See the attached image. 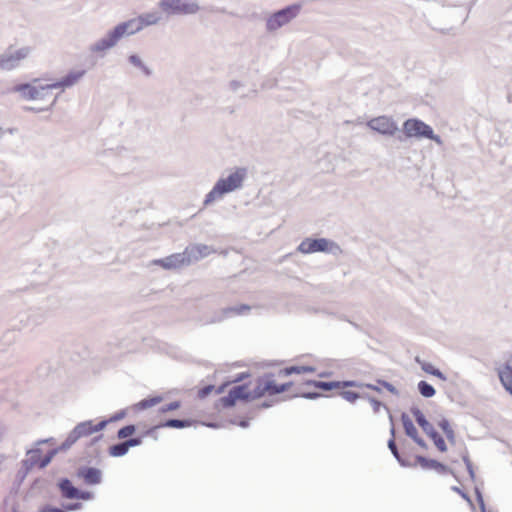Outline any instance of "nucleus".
Returning a JSON list of instances; mask_svg holds the SVG:
<instances>
[{"mask_svg": "<svg viewBox=\"0 0 512 512\" xmlns=\"http://www.w3.org/2000/svg\"><path fill=\"white\" fill-rule=\"evenodd\" d=\"M246 178L247 169L245 167H236L227 176H221L206 194L203 205L210 206L215 201L222 200L226 194L242 189Z\"/></svg>", "mask_w": 512, "mask_h": 512, "instance_id": "f257e3e1", "label": "nucleus"}, {"mask_svg": "<svg viewBox=\"0 0 512 512\" xmlns=\"http://www.w3.org/2000/svg\"><path fill=\"white\" fill-rule=\"evenodd\" d=\"M264 387V379H259L253 390H248L246 384L234 386L226 396L220 398V402L224 408H231L238 400L252 401L261 398L267 392Z\"/></svg>", "mask_w": 512, "mask_h": 512, "instance_id": "f03ea898", "label": "nucleus"}, {"mask_svg": "<svg viewBox=\"0 0 512 512\" xmlns=\"http://www.w3.org/2000/svg\"><path fill=\"white\" fill-rule=\"evenodd\" d=\"M124 37H128L127 30H125L122 23H119L113 29L109 30L104 37L92 43L88 50L89 52L98 54L102 57L108 50L115 47Z\"/></svg>", "mask_w": 512, "mask_h": 512, "instance_id": "7ed1b4c3", "label": "nucleus"}, {"mask_svg": "<svg viewBox=\"0 0 512 512\" xmlns=\"http://www.w3.org/2000/svg\"><path fill=\"white\" fill-rule=\"evenodd\" d=\"M403 132L409 138H427L438 145L443 144L441 137L434 134L431 126L416 118L408 119L403 123Z\"/></svg>", "mask_w": 512, "mask_h": 512, "instance_id": "20e7f679", "label": "nucleus"}, {"mask_svg": "<svg viewBox=\"0 0 512 512\" xmlns=\"http://www.w3.org/2000/svg\"><path fill=\"white\" fill-rule=\"evenodd\" d=\"M297 250L303 254L328 252L333 255H338L341 253L340 246L326 238H306L299 244Z\"/></svg>", "mask_w": 512, "mask_h": 512, "instance_id": "39448f33", "label": "nucleus"}, {"mask_svg": "<svg viewBox=\"0 0 512 512\" xmlns=\"http://www.w3.org/2000/svg\"><path fill=\"white\" fill-rule=\"evenodd\" d=\"M159 7L167 15H193L200 10L196 0H160Z\"/></svg>", "mask_w": 512, "mask_h": 512, "instance_id": "423d86ee", "label": "nucleus"}, {"mask_svg": "<svg viewBox=\"0 0 512 512\" xmlns=\"http://www.w3.org/2000/svg\"><path fill=\"white\" fill-rule=\"evenodd\" d=\"M162 20V12L150 11L139 15L137 18L121 22L128 36L134 35L141 31L144 27L158 24Z\"/></svg>", "mask_w": 512, "mask_h": 512, "instance_id": "0eeeda50", "label": "nucleus"}, {"mask_svg": "<svg viewBox=\"0 0 512 512\" xmlns=\"http://www.w3.org/2000/svg\"><path fill=\"white\" fill-rule=\"evenodd\" d=\"M300 9V4H292L281 10H278L268 17L266 21L267 30L269 32H274L282 26L286 25L299 14Z\"/></svg>", "mask_w": 512, "mask_h": 512, "instance_id": "6e6552de", "label": "nucleus"}, {"mask_svg": "<svg viewBox=\"0 0 512 512\" xmlns=\"http://www.w3.org/2000/svg\"><path fill=\"white\" fill-rule=\"evenodd\" d=\"M410 412L414 416L417 424L433 440L437 449L441 452H446L447 445L443 437L435 430L433 425L426 419L421 410L418 407L413 406L410 408Z\"/></svg>", "mask_w": 512, "mask_h": 512, "instance_id": "1a4fd4ad", "label": "nucleus"}, {"mask_svg": "<svg viewBox=\"0 0 512 512\" xmlns=\"http://www.w3.org/2000/svg\"><path fill=\"white\" fill-rule=\"evenodd\" d=\"M31 53L30 47H21L19 49H8L0 56V69L11 71L19 67L20 62L26 59Z\"/></svg>", "mask_w": 512, "mask_h": 512, "instance_id": "9d476101", "label": "nucleus"}, {"mask_svg": "<svg viewBox=\"0 0 512 512\" xmlns=\"http://www.w3.org/2000/svg\"><path fill=\"white\" fill-rule=\"evenodd\" d=\"M250 310H251V307L246 304H240V305H236V306L222 308L219 311H216L212 316L206 318L202 324L209 325V324L221 323L228 318L238 316V315H245Z\"/></svg>", "mask_w": 512, "mask_h": 512, "instance_id": "9b49d317", "label": "nucleus"}, {"mask_svg": "<svg viewBox=\"0 0 512 512\" xmlns=\"http://www.w3.org/2000/svg\"><path fill=\"white\" fill-rule=\"evenodd\" d=\"M50 89L54 88L49 87V84L34 86L29 83H23L11 88L10 92H19L21 96L26 100H42L45 99Z\"/></svg>", "mask_w": 512, "mask_h": 512, "instance_id": "f8f14e48", "label": "nucleus"}, {"mask_svg": "<svg viewBox=\"0 0 512 512\" xmlns=\"http://www.w3.org/2000/svg\"><path fill=\"white\" fill-rule=\"evenodd\" d=\"M367 126L385 136H394L399 131L397 123L388 116L372 118L367 122Z\"/></svg>", "mask_w": 512, "mask_h": 512, "instance_id": "ddd939ff", "label": "nucleus"}, {"mask_svg": "<svg viewBox=\"0 0 512 512\" xmlns=\"http://www.w3.org/2000/svg\"><path fill=\"white\" fill-rule=\"evenodd\" d=\"M94 433L93 422L91 420L78 423L73 430L68 434L64 441V447L70 448L82 437L90 436Z\"/></svg>", "mask_w": 512, "mask_h": 512, "instance_id": "4468645a", "label": "nucleus"}, {"mask_svg": "<svg viewBox=\"0 0 512 512\" xmlns=\"http://www.w3.org/2000/svg\"><path fill=\"white\" fill-rule=\"evenodd\" d=\"M153 264L159 265L166 270H171L189 265V259L184 250L182 253H175L163 259H156L153 261Z\"/></svg>", "mask_w": 512, "mask_h": 512, "instance_id": "2eb2a0df", "label": "nucleus"}, {"mask_svg": "<svg viewBox=\"0 0 512 512\" xmlns=\"http://www.w3.org/2000/svg\"><path fill=\"white\" fill-rule=\"evenodd\" d=\"M86 74V70H71L60 80L55 81L49 84V87H53L54 89H62L70 88L77 84Z\"/></svg>", "mask_w": 512, "mask_h": 512, "instance_id": "dca6fc26", "label": "nucleus"}, {"mask_svg": "<svg viewBox=\"0 0 512 512\" xmlns=\"http://www.w3.org/2000/svg\"><path fill=\"white\" fill-rule=\"evenodd\" d=\"M77 476L87 485H97L102 481V471L95 467L80 466L77 469Z\"/></svg>", "mask_w": 512, "mask_h": 512, "instance_id": "f3484780", "label": "nucleus"}, {"mask_svg": "<svg viewBox=\"0 0 512 512\" xmlns=\"http://www.w3.org/2000/svg\"><path fill=\"white\" fill-rule=\"evenodd\" d=\"M212 248L204 244H194L185 249L189 264L199 261L212 253Z\"/></svg>", "mask_w": 512, "mask_h": 512, "instance_id": "a211bd4d", "label": "nucleus"}, {"mask_svg": "<svg viewBox=\"0 0 512 512\" xmlns=\"http://www.w3.org/2000/svg\"><path fill=\"white\" fill-rule=\"evenodd\" d=\"M127 62L130 66L135 68L138 72H140L145 77H151L153 75V70L149 67L143 58L137 53H131L127 56Z\"/></svg>", "mask_w": 512, "mask_h": 512, "instance_id": "6ab92c4d", "label": "nucleus"}, {"mask_svg": "<svg viewBox=\"0 0 512 512\" xmlns=\"http://www.w3.org/2000/svg\"><path fill=\"white\" fill-rule=\"evenodd\" d=\"M416 461L423 469H426V470L433 469L439 473H444L447 470V467L444 464L440 463L439 461H437L435 459H430L425 456H421V455L416 456Z\"/></svg>", "mask_w": 512, "mask_h": 512, "instance_id": "aec40b11", "label": "nucleus"}, {"mask_svg": "<svg viewBox=\"0 0 512 512\" xmlns=\"http://www.w3.org/2000/svg\"><path fill=\"white\" fill-rule=\"evenodd\" d=\"M499 378L505 389L512 395V358L507 360L504 368L499 371Z\"/></svg>", "mask_w": 512, "mask_h": 512, "instance_id": "412c9836", "label": "nucleus"}, {"mask_svg": "<svg viewBox=\"0 0 512 512\" xmlns=\"http://www.w3.org/2000/svg\"><path fill=\"white\" fill-rule=\"evenodd\" d=\"M58 487L62 495L67 499H75L78 497L79 489L76 488L68 478L59 481Z\"/></svg>", "mask_w": 512, "mask_h": 512, "instance_id": "4be33fe9", "label": "nucleus"}, {"mask_svg": "<svg viewBox=\"0 0 512 512\" xmlns=\"http://www.w3.org/2000/svg\"><path fill=\"white\" fill-rule=\"evenodd\" d=\"M192 425V421L189 419H167L165 422L155 426L153 429L157 428H175V429H183L190 427Z\"/></svg>", "mask_w": 512, "mask_h": 512, "instance_id": "5701e85b", "label": "nucleus"}, {"mask_svg": "<svg viewBox=\"0 0 512 512\" xmlns=\"http://www.w3.org/2000/svg\"><path fill=\"white\" fill-rule=\"evenodd\" d=\"M41 454L42 451L38 447L28 449L26 451L27 458L23 460L25 465L31 466L32 468L37 465L40 468V462L42 460Z\"/></svg>", "mask_w": 512, "mask_h": 512, "instance_id": "b1692460", "label": "nucleus"}, {"mask_svg": "<svg viewBox=\"0 0 512 512\" xmlns=\"http://www.w3.org/2000/svg\"><path fill=\"white\" fill-rule=\"evenodd\" d=\"M401 421L403 424V428L405 430V433L408 437H410L412 440L416 438L418 435V431L416 427L414 426L412 420L406 413H402L401 415Z\"/></svg>", "mask_w": 512, "mask_h": 512, "instance_id": "393cba45", "label": "nucleus"}, {"mask_svg": "<svg viewBox=\"0 0 512 512\" xmlns=\"http://www.w3.org/2000/svg\"><path fill=\"white\" fill-rule=\"evenodd\" d=\"M68 449V447H64V442L60 446L51 449L43 458H41L42 460L40 462V469L48 466L58 453L67 451Z\"/></svg>", "mask_w": 512, "mask_h": 512, "instance_id": "a878e982", "label": "nucleus"}, {"mask_svg": "<svg viewBox=\"0 0 512 512\" xmlns=\"http://www.w3.org/2000/svg\"><path fill=\"white\" fill-rule=\"evenodd\" d=\"M129 451L126 441H121L119 443L113 444L109 447V455L112 457H122L125 456Z\"/></svg>", "mask_w": 512, "mask_h": 512, "instance_id": "bb28decb", "label": "nucleus"}, {"mask_svg": "<svg viewBox=\"0 0 512 512\" xmlns=\"http://www.w3.org/2000/svg\"><path fill=\"white\" fill-rule=\"evenodd\" d=\"M308 384H311L323 391H331L333 389L341 388L340 381H310Z\"/></svg>", "mask_w": 512, "mask_h": 512, "instance_id": "cd10ccee", "label": "nucleus"}, {"mask_svg": "<svg viewBox=\"0 0 512 512\" xmlns=\"http://www.w3.org/2000/svg\"><path fill=\"white\" fill-rule=\"evenodd\" d=\"M419 393L425 398H431L435 395V388L428 382L421 380L417 385Z\"/></svg>", "mask_w": 512, "mask_h": 512, "instance_id": "c85d7f7f", "label": "nucleus"}, {"mask_svg": "<svg viewBox=\"0 0 512 512\" xmlns=\"http://www.w3.org/2000/svg\"><path fill=\"white\" fill-rule=\"evenodd\" d=\"M306 372H314V368L310 366H290L281 370L280 374H283L284 376H289L294 373L301 374Z\"/></svg>", "mask_w": 512, "mask_h": 512, "instance_id": "c756f323", "label": "nucleus"}, {"mask_svg": "<svg viewBox=\"0 0 512 512\" xmlns=\"http://www.w3.org/2000/svg\"><path fill=\"white\" fill-rule=\"evenodd\" d=\"M437 424H438V427L444 432L447 439L451 442H454L455 433H454L453 429L451 428L450 422L448 421V419L442 418L441 420L438 421Z\"/></svg>", "mask_w": 512, "mask_h": 512, "instance_id": "7c9ffc66", "label": "nucleus"}, {"mask_svg": "<svg viewBox=\"0 0 512 512\" xmlns=\"http://www.w3.org/2000/svg\"><path fill=\"white\" fill-rule=\"evenodd\" d=\"M161 401H162L161 396H154V397L146 398V399H143L140 402H138L136 404V408L139 410H145L147 408H150V407H153V406L159 404Z\"/></svg>", "mask_w": 512, "mask_h": 512, "instance_id": "2f4dec72", "label": "nucleus"}, {"mask_svg": "<svg viewBox=\"0 0 512 512\" xmlns=\"http://www.w3.org/2000/svg\"><path fill=\"white\" fill-rule=\"evenodd\" d=\"M43 321H44V315L36 310H31L27 314V324H26L27 326L28 325L37 326V325L42 324Z\"/></svg>", "mask_w": 512, "mask_h": 512, "instance_id": "473e14b6", "label": "nucleus"}, {"mask_svg": "<svg viewBox=\"0 0 512 512\" xmlns=\"http://www.w3.org/2000/svg\"><path fill=\"white\" fill-rule=\"evenodd\" d=\"M136 432V426L134 424H129L121 427L117 431V438L121 440H126L128 437L132 436Z\"/></svg>", "mask_w": 512, "mask_h": 512, "instance_id": "72a5a7b5", "label": "nucleus"}, {"mask_svg": "<svg viewBox=\"0 0 512 512\" xmlns=\"http://www.w3.org/2000/svg\"><path fill=\"white\" fill-rule=\"evenodd\" d=\"M388 448L389 450L391 451V453L393 454V456L396 458V460L399 462V464L403 467H406L408 466V463H406L400 456L399 454V451H398V448H397V445H396V442H395V439L391 438L389 441H388Z\"/></svg>", "mask_w": 512, "mask_h": 512, "instance_id": "f704fd0d", "label": "nucleus"}, {"mask_svg": "<svg viewBox=\"0 0 512 512\" xmlns=\"http://www.w3.org/2000/svg\"><path fill=\"white\" fill-rule=\"evenodd\" d=\"M339 395L350 403L355 402L357 399L361 397L359 393L350 390H344L340 392Z\"/></svg>", "mask_w": 512, "mask_h": 512, "instance_id": "c9c22d12", "label": "nucleus"}, {"mask_svg": "<svg viewBox=\"0 0 512 512\" xmlns=\"http://www.w3.org/2000/svg\"><path fill=\"white\" fill-rule=\"evenodd\" d=\"M264 384V389L267 391L266 393L270 395L278 394V392H276V390L278 389V384L274 380L264 379Z\"/></svg>", "mask_w": 512, "mask_h": 512, "instance_id": "e433bc0d", "label": "nucleus"}, {"mask_svg": "<svg viewBox=\"0 0 512 512\" xmlns=\"http://www.w3.org/2000/svg\"><path fill=\"white\" fill-rule=\"evenodd\" d=\"M416 362L421 366V369L430 374L433 375V373L437 370L436 367H434L431 363L420 360L419 357H416Z\"/></svg>", "mask_w": 512, "mask_h": 512, "instance_id": "4c0bfd02", "label": "nucleus"}, {"mask_svg": "<svg viewBox=\"0 0 512 512\" xmlns=\"http://www.w3.org/2000/svg\"><path fill=\"white\" fill-rule=\"evenodd\" d=\"M32 467L31 466H27L25 465V462L22 460L21 462V468L18 470L17 472V475H16V478L19 480V481H23L26 476L29 474V472L31 471Z\"/></svg>", "mask_w": 512, "mask_h": 512, "instance_id": "58836bf2", "label": "nucleus"}, {"mask_svg": "<svg viewBox=\"0 0 512 512\" xmlns=\"http://www.w3.org/2000/svg\"><path fill=\"white\" fill-rule=\"evenodd\" d=\"M367 399L371 403L374 413H378L381 407L385 408L387 412L390 413L388 407L379 400H377L376 398L367 396Z\"/></svg>", "mask_w": 512, "mask_h": 512, "instance_id": "ea45409f", "label": "nucleus"}, {"mask_svg": "<svg viewBox=\"0 0 512 512\" xmlns=\"http://www.w3.org/2000/svg\"><path fill=\"white\" fill-rule=\"evenodd\" d=\"M179 407H180V402L179 401H173V402H170V403L166 404L165 406H162L160 408V412L161 413H166V412L174 411V410H177Z\"/></svg>", "mask_w": 512, "mask_h": 512, "instance_id": "a19ab883", "label": "nucleus"}, {"mask_svg": "<svg viewBox=\"0 0 512 512\" xmlns=\"http://www.w3.org/2000/svg\"><path fill=\"white\" fill-rule=\"evenodd\" d=\"M377 383L379 385H381L382 387H384L385 389H387L390 393H392L394 395H399L398 389L391 383H389L385 380H378Z\"/></svg>", "mask_w": 512, "mask_h": 512, "instance_id": "79ce46f5", "label": "nucleus"}, {"mask_svg": "<svg viewBox=\"0 0 512 512\" xmlns=\"http://www.w3.org/2000/svg\"><path fill=\"white\" fill-rule=\"evenodd\" d=\"M128 448L137 447L142 444V437H132L125 440Z\"/></svg>", "mask_w": 512, "mask_h": 512, "instance_id": "37998d69", "label": "nucleus"}, {"mask_svg": "<svg viewBox=\"0 0 512 512\" xmlns=\"http://www.w3.org/2000/svg\"><path fill=\"white\" fill-rule=\"evenodd\" d=\"M214 388H215L214 385H206V386H204L198 392L199 397L200 398L207 397L214 390Z\"/></svg>", "mask_w": 512, "mask_h": 512, "instance_id": "c03bdc74", "label": "nucleus"}, {"mask_svg": "<svg viewBox=\"0 0 512 512\" xmlns=\"http://www.w3.org/2000/svg\"><path fill=\"white\" fill-rule=\"evenodd\" d=\"M340 384H341V388H346V387H364L363 383H360V382H357V381H353V380L340 381Z\"/></svg>", "mask_w": 512, "mask_h": 512, "instance_id": "a18cd8bd", "label": "nucleus"}, {"mask_svg": "<svg viewBox=\"0 0 512 512\" xmlns=\"http://www.w3.org/2000/svg\"><path fill=\"white\" fill-rule=\"evenodd\" d=\"M126 416L125 410H120L119 412L112 415L109 419L110 423L117 422L119 420H122Z\"/></svg>", "mask_w": 512, "mask_h": 512, "instance_id": "49530a36", "label": "nucleus"}, {"mask_svg": "<svg viewBox=\"0 0 512 512\" xmlns=\"http://www.w3.org/2000/svg\"><path fill=\"white\" fill-rule=\"evenodd\" d=\"M110 423L109 419H104V420H101L98 424L94 425L93 424V430H94V433L95 432H98V431H101L103 429L106 428V426Z\"/></svg>", "mask_w": 512, "mask_h": 512, "instance_id": "de8ad7c7", "label": "nucleus"}, {"mask_svg": "<svg viewBox=\"0 0 512 512\" xmlns=\"http://www.w3.org/2000/svg\"><path fill=\"white\" fill-rule=\"evenodd\" d=\"M243 86H244V84L238 80H232L229 83L230 90L233 92H238V90Z\"/></svg>", "mask_w": 512, "mask_h": 512, "instance_id": "09e8293b", "label": "nucleus"}, {"mask_svg": "<svg viewBox=\"0 0 512 512\" xmlns=\"http://www.w3.org/2000/svg\"><path fill=\"white\" fill-rule=\"evenodd\" d=\"M320 396H321V394L318 392H305V393L301 394V397H303L305 399H316Z\"/></svg>", "mask_w": 512, "mask_h": 512, "instance_id": "8fccbe9b", "label": "nucleus"}, {"mask_svg": "<svg viewBox=\"0 0 512 512\" xmlns=\"http://www.w3.org/2000/svg\"><path fill=\"white\" fill-rule=\"evenodd\" d=\"M463 460H464V462L466 464V467H467V470L469 472L470 477L474 478V470H473V467H472V463L470 462L468 457H464Z\"/></svg>", "mask_w": 512, "mask_h": 512, "instance_id": "3c124183", "label": "nucleus"}, {"mask_svg": "<svg viewBox=\"0 0 512 512\" xmlns=\"http://www.w3.org/2000/svg\"><path fill=\"white\" fill-rule=\"evenodd\" d=\"M91 497H92V493L91 492L79 490L78 497L76 499L77 500L78 499L88 500Z\"/></svg>", "mask_w": 512, "mask_h": 512, "instance_id": "603ef678", "label": "nucleus"}, {"mask_svg": "<svg viewBox=\"0 0 512 512\" xmlns=\"http://www.w3.org/2000/svg\"><path fill=\"white\" fill-rule=\"evenodd\" d=\"M291 385H292L291 382L283 383L280 385L278 384V389L276 390V392H278V394L283 393V392L287 391Z\"/></svg>", "mask_w": 512, "mask_h": 512, "instance_id": "864d4df0", "label": "nucleus"}, {"mask_svg": "<svg viewBox=\"0 0 512 512\" xmlns=\"http://www.w3.org/2000/svg\"><path fill=\"white\" fill-rule=\"evenodd\" d=\"M248 376L247 373L245 372H242L240 374H238L231 382L232 383H238V382H241L243 381L246 377Z\"/></svg>", "mask_w": 512, "mask_h": 512, "instance_id": "5fc2aeb1", "label": "nucleus"}, {"mask_svg": "<svg viewBox=\"0 0 512 512\" xmlns=\"http://www.w3.org/2000/svg\"><path fill=\"white\" fill-rule=\"evenodd\" d=\"M39 512H64L60 508L57 507H44Z\"/></svg>", "mask_w": 512, "mask_h": 512, "instance_id": "6e6d98bb", "label": "nucleus"}, {"mask_svg": "<svg viewBox=\"0 0 512 512\" xmlns=\"http://www.w3.org/2000/svg\"><path fill=\"white\" fill-rule=\"evenodd\" d=\"M413 441L415 443H417L420 447H422L424 449L427 448L426 442L421 437H419L418 435L416 436V438L413 439Z\"/></svg>", "mask_w": 512, "mask_h": 512, "instance_id": "4d7b16f0", "label": "nucleus"}, {"mask_svg": "<svg viewBox=\"0 0 512 512\" xmlns=\"http://www.w3.org/2000/svg\"><path fill=\"white\" fill-rule=\"evenodd\" d=\"M433 376L441 379L442 381H446V376L437 368V370L433 373Z\"/></svg>", "mask_w": 512, "mask_h": 512, "instance_id": "13d9d810", "label": "nucleus"}, {"mask_svg": "<svg viewBox=\"0 0 512 512\" xmlns=\"http://www.w3.org/2000/svg\"><path fill=\"white\" fill-rule=\"evenodd\" d=\"M478 500H479V505H480V510H481L480 512H486L485 503H484V500L480 493H478Z\"/></svg>", "mask_w": 512, "mask_h": 512, "instance_id": "bf43d9fd", "label": "nucleus"}, {"mask_svg": "<svg viewBox=\"0 0 512 512\" xmlns=\"http://www.w3.org/2000/svg\"><path fill=\"white\" fill-rule=\"evenodd\" d=\"M66 508L68 510H78V509H81V504L79 502H76V503L70 504Z\"/></svg>", "mask_w": 512, "mask_h": 512, "instance_id": "052dcab7", "label": "nucleus"}, {"mask_svg": "<svg viewBox=\"0 0 512 512\" xmlns=\"http://www.w3.org/2000/svg\"><path fill=\"white\" fill-rule=\"evenodd\" d=\"M7 460H8V456H6L5 454H0V471L2 470L4 464L6 463Z\"/></svg>", "mask_w": 512, "mask_h": 512, "instance_id": "680f3d73", "label": "nucleus"}, {"mask_svg": "<svg viewBox=\"0 0 512 512\" xmlns=\"http://www.w3.org/2000/svg\"><path fill=\"white\" fill-rule=\"evenodd\" d=\"M364 387L368 388V389H371V390H374V391H377V392H380V388L377 386V385H374V384H364Z\"/></svg>", "mask_w": 512, "mask_h": 512, "instance_id": "e2e57ef3", "label": "nucleus"}, {"mask_svg": "<svg viewBox=\"0 0 512 512\" xmlns=\"http://www.w3.org/2000/svg\"><path fill=\"white\" fill-rule=\"evenodd\" d=\"M53 441H54L53 438L42 439V440L37 441L36 445H41V444H45V443H52Z\"/></svg>", "mask_w": 512, "mask_h": 512, "instance_id": "0e129e2a", "label": "nucleus"}, {"mask_svg": "<svg viewBox=\"0 0 512 512\" xmlns=\"http://www.w3.org/2000/svg\"><path fill=\"white\" fill-rule=\"evenodd\" d=\"M239 426L242 427V428H247L249 426V421L248 420H241L239 422Z\"/></svg>", "mask_w": 512, "mask_h": 512, "instance_id": "69168bd1", "label": "nucleus"}, {"mask_svg": "<svg viewBox=\"0 0 512 512\" xmlns=\"http://www.w3.org/2000/svg\"><path fill=\"white\" fill-rule=\"evenodd\" d=\"M271 403L270 402H267V401H264L263 403H261L258 408H269L271 407Z\"/></svg>", "mask_w": 512, "mask_h": 512, "instance_id": "338daca9", "label": "nucleus"}, {"mask_svg": "<svg viewBox=\"0 0 512 512\" xmlns=\"http://www.w3.org/2000/svg\"><path fill=\"white\" fill-rule=\"evenodd\" d=\"M226 386H227V384L220 385V386L217 388L216 393H217V394H221V393H223V392H224V389H225V387H226Z\"/></svg>", "mask_w": 512, "mask_h": 512, "instance_id": "774afa93", "label": "nucleus"}]
</instances>
